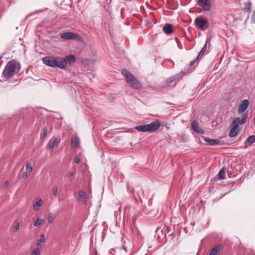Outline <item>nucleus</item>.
Instances as JSON below:
<instances>
[{"mask_svg": "<svg viewBox=\"0 0 255 255\" xmlns=\"http://www.w3.org/2000/svg\"><path fill=\"white\" fill-rule=\"evenodd\" d=\"M252 8V2L249 1L245 3V6L243 10L246 12H250Z\"/></svg>", "mask_w": 255, "mask_h": 255, "instance_id": "nucleus-23", "label": "nucleus"}, {"mask_svg": "<svg viewBox=\"0 0 255 255\" xmlns=\"http://www.w3.org/2000/svg\"><path fill=\"white\" fill-rule=\"evenodd\" d=\"M237 120H234L231 124L232 128L230 131L229 134V136L230 137H235L238 134L239 132V130L238 129L239 126L237 124Z\"/></svg>", "mask_w": 255, "mask_h": 255, "instance_id": "nucleus-7", "label": "nucleus"}, {"mask_svg": "<svg viewBox=\"0 0 255 255\" xmlns=\"http://www.w3.org/2000/svg\"><path fill=\"white\" fill-rule=\"evenodd\" d=\"M202 138L210 145H216L220 144V141L218 139H209L202 136Z\"/></svg>", "mask_w": 255, "mask_h": 255, "instance_id": "nucleus-12", "label": "nucleus"}, {"mask_svg": "<svg viewBox=\"0 0 255 255\" xmlns=\"http://www.w3.org/2000/svg\"><path fill=\"white\" fill-rule=\"evenodd\" d=\"M198 59H197V58L194 60H193L192 61H190V64H189V65L190 66H191V65H193L194 64V63L196 62V61Z\"/></svg>", "mask_w": 255, "mask_h": 255, "instance_id": "nucleus-37", "label": "nucleus"}, {"mask_svg": "<svg viewBox=\"0 0 255 255\" xmlns=\"http://www.w3.org/2000/svg\"><path fill=\"white\" fill-rule=\"evenodd\" d=\"M122 74L126 78V82L132 88L138 90L141 88V84L134 76L125 69L122 70Z\"/></svg>", "mask_w": 255, "mask_h": 255, "instance_id": "nucleus-3", "label": "nucleus"}, {"mask_svg": "<svg viewBox=\"0 0 255 255\" xmlns=\"http://www.w3.org/2000/svg\"><path fill=\"white\" fill-rule=\"evenodd\" d=\"M44 223L43 219L37 218L33 220V226L35 227H39L43 225Z\"/></svg>", "mask_w": 255, "mask_h": 255, "instance_id": "nucleus-22", "label": "nucleus"}, {"mask_svg": "<svg viewBox=\"0 0 255 255\" xmlns=\"http://www.w3.org/2000/svg\"><path fill=\"white\" fill-rule=\"evenodd\" d=\"M219 176L220 179H223L225 178V170L224 168H223L219 172Z\"/></svg>", "mask_w": 255, "mask_h": 255, "instance_id": "nucleus-27", "label": "nucleus"}, {"mask_svg": "<svg viewBox=\"0 0 255 255\" xmlns=\"http://www.w3.org/2000/svg\"><path fill=\"white\" fill-rule=\"evenodd\" d=\"M74 161L75 163L78 164L81 161V158L79 155H76L74 158Z\"/></svg>", "mask_w": 255, "mask_h": 255, "instance_id": "nucleus-35", "label": "nucleus"}, {"mask_svg": "<svg viewBox=\"0 0 255 255\" xmlns=\"http://www.w3.org/2000/svg\"><path fill=\"white\" fill-rule=\"evenodd\" d=\"M33 169L31 163H27L26 165V170L28 173H30L32 172Z\"/></svg>", "mask_w": 255, "mask_h": 255, "instance_id": "nucleus-28", "label": "nucleus"}, {"mask_svg": "<svg viewBox=\"0 0 255 255\" xmlns=\"http://www.w3.org/2000/svg\"><path fill=\"white\" fill-rule=\"evenodd\" d=\"M43 203V200L41 199H38L33 203V209L35 211H38L39 208L42 206Z\"/></svg>", "mask_w": 255, "mask_h": 255, "instance_id": "nucleus-17", "label": "nucleus"}, {"mask_svg": "<svg viewBox=\"0 0 255 255\" xmlns=\"http://www.w3.org/2000/svg\"><path fill=\"white\" fill-rule=\"evenodd\" d=\"M198 3L205 11L209 10L211 7L210 0H198Z\"/></svg>", "mask_w": 255, "mask_h": 255, "instance_id": "nucleus-8", "label": "nucleus"}, {"mask_svg": "<svg viewBox=\"0 0 255 255\" xmlns=\"http://www.w3.org/2000/svg\"><path fill=\"white\" fill-rule=\"evenodd\" d=\"M42 62L48 66L62 69H65L67 65V62L61 57L46 56L42 58Z\"/></svg>", "mask_w": 255, "mask_h": 255, "instance_id": "nucleus-1", "label": "nucleus"}, {"mask_svg": "<svg viewBox=\"0 0 255 255\" xmlns=\"http://www.w3.org/2000/svg\"><path fill=\"white\" fill-rule=\"evenodd\" d=\"M46 242V238L44 235H41L40 238L37 241L36 245L37 247H41V244Z\"/></svg>", "mask_w": 255, "mask_h": 255, "instance_id": "nucleus-21", "label": "nucleus"}, {"mask_svg": "<svg viewBox=\"0 0 255 255\" xmlns=\"http://www.w3.org/2000/svg\"><path fill=\"white\" fill-rule=\"evenodd\" d=\"M177 45H178V47L180 49H182V44H181V43L180 42H179V43H178V44H177Z\"/></svg>", "mask_w": 255, "mask_h": 255, "instance_id": "nucleus-39", "label": "nucleus"}, {"mask_svg": "<svg viewBox=\"0 0 255 255\" xmlns=\"http://www.w3.org/2000/svg\"><path fill=\"white\" fill-rule=\"evenodd\" d=\"M19 227L20 222L18 220H15L13 223L12 231L14 233L17 232L19 231Z\"/></svg>", "mask_w": 255, "mask_h": 255, "instance_id": "nucleus-24", "label": "nucleus"}, {"mask_svg": "<svg viewBox=\"0 0 255 255\" xmlns=\"http://www.w3.org/2000/svg\"><path fill=\"white\" fill-rule=\"evenodd\" d=\"M54 217L53 216V214L51 213H49L47 217V221L48 224H51L54 220Z\"/></svg>", "mask_w": 255, "mask_h": 255, "instance_id": "nucleus-30", "label": "nucleus"}, {"mask_svg": "<svg viewBox=\"0 0 255 255\" xmlns=\"http://www.w3.org/2000/svg\"><path fill=\"white\" fill-rule=\"evenodd\" d=\"M191 127L194 131L196 132H199V127L198 122L196 121H193L191 123Z\"/></svg>", "mask_w": 255, "mask_h": 255, "instance_id": "nucleus-25", "label": "nucleus"}, {"mask_svg": "<svg viewBox=\"0 0 255 255\" xmlns=\"http://www.w3.org/2000/svg\"><path fill=\"white\" fill-rule=\"evenodd\" d=\"M184 74L183 72H181L178 74H175L172 77L168 78L166 80V83L167 85L171 84L173 81L177 80H180L182 79Z\"/></svg>", "mask_w": 255, "mask_h": 255, "instance_id": "nucleus-10", "label": "nucleus"}, {"mask_svg": "<svg viewBox=\"0 0 255 255\" xmlns=\"http://www.w3.org/2000/svg\"><path fill=\"white\" fill-rule=\"evenodd\" d=\"M29 176L28 173L26 172L19 175V179H26Z\"/></svg>", "mask_w": 255, "mask_h": 255, "instance_id": "nucleus-34", "label": "nucleus"}, {"mask_svg": "<svg viewBox=\"0 0 255 255\" xmlns=\"http://www.w3.org/2000/svg\"><path fill=\"white\" fill-rule=\"evenodd\" d=\"M58 140L57 138H55L53 141H49V148L50 149H53L54 147H57L58 144Z\"/></svg>", "mask_w": 255, "mask_h": 255, "instance_id": "nucleus-20", "label": "nucleus"}, {"mask_svg": "<svg viewBox=\"0 0 255 255\" xmlns=\"http://www.w3.org/2000/svg\"><path fill=\"white\" fill-rule=\"evenodd\" d=\"M77 200L79 201L86 202L87 201V197L86 195V193L83 191H80L78 193Z\"/></svg>", "mask_w": 255, "mask_h": 255, "instance_id": "nucleus-14", "label": "nucleus"}, {"mask_svg": "<svg viewBox=\"0 0 255 255\" xmlns=\"http://www.w3.org/2000/svg\"><path fill=\"white\" fill-rule=\"evenodd\" d=\"M74 178V173L73 172H70L67 176L69 181L72 182Z\"/></svg>", "mask_w": 255, "mask_h": 255, "instance_id": "nucleus-32", "label": "nucleus"}, {"mask_svg": "<svg viewBox=\"0 0 255 255\" xmlns=\"http://www.w3.org/2000/svg\"><path fill=\"white\" fill-rule=\"evenodd\" d=\"M160 125V122L159 120H156L149 124L136 126L135 129L140 132H154L159 128Z\"/></svg>", "mask_w": 255, "mask_h": 255, "instance_id": "nucleus-4", "label": "nucleus"}, {"mask_svg": "<svg viewBox=\"0 0 255 255\" xmlns=\"http://www.w3.org/2000/svg\"><path fill=\"white\" fill-rule=\"evenodd\" d=\"M175 41H176L177 44L180 42L178 39L177 37L175 38Z\"/></svg>", "mask_w": 255, "mask_h": 255, "instance_id": "nucleus-40", "label": "nucleus"}, {"mask_svg": "<svg viewBox=\"0 0 255 255\" xmlns=\"http://www.w3.org/2000/svg\"><path fill=\"white\" fill-rule=\"evenodd\" d=\"M255 141V135H250L247 137L245 141L246 147L251 145Z\"/></svg>", "mask_w": 255, "mask_h": 255, "instance_id": "nucleus-16", "label": "nucleus"}, {"mask_svg": "<svg viewBox=\"0 0 255 255\" xmlns=\"http://www.w3.org/2000/svg\"><path fill=\"white\" fill-rule=\"evenodd\" d=\"M139 198L140 200L141 201V199L139 196Z\"/></svg>", "mask_w": 255, "mask_h": 255, "instance_id": "nucleus-41", "label": "nucleus"}, {"mask_svg": "<svg viewBox=\"0 0 255 255\" xmlns=\"http://www.w3.org/2000/svg\"><path fill=\"white\" fill-rule=\"evenodd\" d=\"M20 68L18 62L15 60L9 61L5 67L2 72L3 77L8 79L11 78L15 73L16 70Z\"/></svg>", "mask_w": 255, "mask_h": 255, "instance_id": "nucleus-2", "label": "nucleus"}, {"mask_svg": "<svg viewBox=\"0 0 255 255\" xmlns=\"http://www.w3.org/2000/svg\"><path fill=\"white\" fill-rule=\"evenodd\" d=\"M63 59L65 60V62H67V61H68L70 62H75V57L73 55H69L68 56H67L65 58H63Z\"/></svg>", "mask_w": 255, "mask_h": 255, "instance_id": "nucleus-26", "label": "nucleus"}, {"mask_svg": "<svg viewBox=\"0 0 255 255\" xmlns=\"http://www.w3.org/2000/svg\"><path fill=\"white\" fill-rule=\"evenodd\" d=\"M9 185V182L8 181H5L4 184V187L6 188L8 187Z\"/></svg>", "mask_w": 255, "mask_h": 255, "instance_id": "nucleus-38", "label": "nucleus"}, {"mask_svg": "<svg viewBox=\"0 0 255 255\" xmlns=\"http://www.w3.org/2000/svg\"><path fill=\"white\" fill-rule=\"evenodd\" d=\"M247 118H248V114L247 113H244L243 115V116L241 119H240L239 118H237L235 120H237V124L239 126V124H240V125L244 124L246 122Z\"/></svg>", "mask_w": 255, "mask_h": 255, "instance_id": "nucleus-18", "label": "nucleus"}, {"mask_svg": "<svg viewBox=\"0 0 255 255\" xmlns=\"http://www.w3.org/2000/svg\"><path fill=\"white\" fill-rule=\"evenodd\" d=\"M209 39H207L206 41V42H205L204 45L202 47L201 51L199 52V53L197 57V59H200L202 58L203 56L204 55V53L207 49V44H208V43L209 42Z\"/></svg>", "mask_w": 255, "mask_h": 255, "instance_id": "nucleus-15", "label": "nucleus"}, {"mask_svg": "<svg viewBox=\"0 0 255 255\" xmlns=\"http://www.w3.org/2000/svg\"><path fill=\"white\" fill-rule=\"evenodd\" d=\"M194 24L198 29L202 30H206L209 26V21L208 19L203 16L197 17L195 19Z\"/></svg>", "mask_w": 255, "mask_h": 255, "instance_id": "nucleus-5", "label": "nucleus"}, {"mask_svg": "<svg viewBox=\"0 0 255 255\" xmlns=\"http://www.w3.org/2000/svg\"><path fill=\"white\" fill-rule=\"evenodd\" d=\"M47 128L46 127H44L42 129V139H44L46 138L47 135Z\"/></svg>", "mask_w": 255, "mask_h": 255, "instance_id": "nucleus-31", "label": "nucleus"}, {"mask_svg": "<svg viewBox=\"0 0 255 255\" xmlns=\"http://www.w3.org/2000/svg\"><path fill=\"white\" fill-rule=\"evenodd\" d=\"M252 23H255V9L254 10L251 16Z\"/></svg>", "mask_w": 255, "mask_h": 255, "instance_id": "nucleus-36", "label": "nucleus"}, {"mask_svg": "<svg viewBox=\"0 0 255 255\" xmlns=\"http://www.w3.org/2000/svg\"><path fill=\"white\" fill-rule=\"evenodd\" d=\"M249 105V101L247 99H245L241 102L239 105V107L238 110L239 114L243 113L248 108Z\"/></svg>", "mask_w": 255, "mask_h": 255, "instance_id": "nucleus-9", "label": "nucleus"}, {"mask_svg": "<svg viewBox=\"0 0 255 255\" xmlns=\"http://www.w3.org/2000/svg\"><path fill=\"white\" fill-rule=\"evenodd\" d=\"M31 255H40V251L38 248L34 249L31 253Z\"/></svg>", "mask_w": 255, "mask_h": 255, "instance_id": "nucleus-33", "label": "nucleus"}, {"mask_svg": "<svg viewBox=\"0 0 255 255\" xmlns=\"http://www.w3.org/2000/svg\"><path fill=\"white\" fill-rule=\"evenodd\" d=\"M58 190V187L57 185H54L52 187V195L53 196H56L57 195Z\"/></svg>", "mask_w": 255, "mask_h": 255, "instance_id": "nucleus-29", "label": "nucleus"}, {"mask_svg": "<svg viewBox=\"0 0 255 255\" xmlns=\"http://www.w3.org/2000/svg\"><path fill=\"white\" fill-rule=\"evenodd\" d=\"M60 37L66 40H74L78 41H82L81 36L79 34L73 32H63L60 34Z\"/></svg>", "mask_w": 255, "mask_h": 255, "instance_id": "nucleus-6", "label": "nucleus"}, {"mask_svg": "<svg viewBox=\"0 0 255 255\" xmlns=\"http://www.w3.org/2000/svg\"><path fill=\"white\" fill-rule=\"evenodd\" d=\"M222 248L221 244H217L210 252L208 255H217L221 252Z\"/></svg>", "mask_w": 255, "mask_h": 255, "instance_id": "nucleus-11", "label": "nucleus"}, {"mask_svg": "<svg viewBox=\"0 0 255 255\" xmlns=\"http://www.w3.org/2000/svg\"><path fill=\"white\" fill-rule=\"evenodd\" d=\"M163 31L166 34H170L173 32V26L171 24H165L163 27Z\"/></svg>", "mask_w": 255, "mask_h": 255, "instance_id": "nucleus-13", "label": "nucleus"}, {"mask_svg": "<svg viewBox=\"0 0 255 255\" xmlns=\"http://www.w3.org/2000/svg\"><path fill=\"white\" fill-rule=\"evenodd\" d=\"M79 142L80 141L78 137L77 136L72 137L71 146L73 148H76L78 146Z\"/></svg>", "mask_w": 255, "mask_h": 255, "instance_id": "nucleus-19", "label": "nucleus"}]
</instances>
